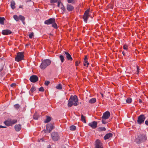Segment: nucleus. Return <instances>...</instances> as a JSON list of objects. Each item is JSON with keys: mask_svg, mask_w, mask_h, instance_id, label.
Masks as SVG:
<instances>
[{"mask_svg": "<svg viewBox=\"0 0 148 148\" xmlns=\"http://www.w3.org/2000/svg\"><path fill=\"white\" fill-rule=\"evenodd\" d=\"M79 104L78 99L77 96L75 95L73 96L71 95L68 101V107H70L73 105L77 106Z\"/></svg>", "mask_w": 148, "mask_h": 148, "instance_id": "obj_1", "label": "nucleus"}, {"mask_svg": "<svg viewBox=\"0 0 148 148\" xmlns=\"http://www.w3.org/2000/svg\"><path fill=\"white\" fill-rule=\"evenodd\" d=\"M147 139L146 135L145 134H140L138 135L136 139V141L137 143H140L145 141Z\"/></svg>", "mask_w": 148, "mask_h": 148, "instance_id": "obj_2", "label": "nucleus"}, {"mask_svg": "<svg viewBox=\"0 0 148 148\" xmlns=\"http://www.w3.org/2000/svg\"><path fill=\"white\" fill-rule=\"evenodd\" d=\"M51 63L50 60L48 59L44 60H42V63L40 67L41 69H44L47 66L49 65Z\"/></svg>", "mask_w": 148, "mask_h": 148, "instance_id": "obj_3", "label": "nucleus"}, {"mask_svg": "<svg viewBox=\"0 0 148 148\" xmlns=\"http://www.w3.org/2000/svg\"><path fill=\"white\" fill-rule=\"evenodd\" d=\"M13 18L16 21H18L19 20L22 21L24 25H25V22L24 21L25 20V17L22 15H20L18 16L16 15H14L13 16Z\"/></svg>", "mask_w": 148, "mask_h": 148, "instance_id": "obj_4", "label": "nucleus"}, {"mask_svg": "<svg viewBox=\"0 0 148 148\" xmlns=\"http://www.w3.org/2000/svg\"><path fill=\"white\" fill-rule=\"evenodd\" d=\"M24 54L22 52H18L17 54V56L15 58V60L18 62L23 59Z\"/></svg>", "mask_w": 148, "mask_h": 148, "instance_id": "obj_5", "label": "nucleus"}, {"mask_svg": "<svg viewBox=\"0 0 148 148\" xmlns=\"http://www.w3.org/2000/svg\"><path fill=\"white\" fill-rule=\"evenodd\" d=\"M54 127L53 123H50L48 124L46 126L47 130H44V131L45 133H50Z\"/></svg>", "mask_w": 148, "mask_h": 148, "instance_id": "obj_6", "label": "nucleus"}, {"mask_svg": "<svg viewBox=\"0 0 148 148\" xmlns=\"http://www.w3.org/2000/svg\"><path fill=\"white\" fill-rule=\"evenodd\" d=\"M17 120L16 119H14L12 120L11 119H8L4 122V123L7 126H10L16 123Z\"/></svg>", "mask_w": 148, "mask_h": 148, "instance_id": "obj_7", "label": "nucleus"}, {"mask_svg": "<svg viewBox=\"0 0 148 148\" xmlns=\"http://www.w3.org/2000/svg\"><path fill=\"white\" fill-rule=\"evenodd\" d=\"M145 119V116L143 114L140 115L138 117L137 123L139 125H141L144 123Z\"/></svg>", "mask_w": 148, "mask_h": 148, "instance_id": "obj_8", "label": "nucleus"}, {"mask_svg": "<svg viewBox=\"0 0 148 148\" xmlns=\"http://www.w3.org/2000/svg\"><path fill=\"white\" fill-rule=\"evenodd\" d=\"M51 138L54 141H58L60 138V137L58 133L54 132L51 134Z\"/></svg>", "mask_w": 148, "mask_h": 148, "instance_id": "obj_9", "label": "nucleus"}, {"mask_svg": "<svg viewBox=\"0 0 148 148\" xmlns=\"http://www.w3.org/2000/svg\"><path fill=\"white\" fill-rule=\"evenodd\" d=\"M89 9L86 10L83 16V18L84 19V21L86 23L87 22V21L88 20L89 18Z\"/></svg>", "mask_w": 148, "mask_h": 148, "instance_id": "obj_10", "label": "nucleus"}, {"mask_svg": "<svg viewBox=\"0 0 148 148\" xmlns=\"http://www.w3.org/2000/svg\"><path fill=\"white\" fill-rule=\"evenodd\" d=\"M95 148H103V144L101 141L97 139L95 142Z\"/></svg>", "mask_w": 148, "mask_h": 148, "instance_id": "obj_11", "label": "nucleus"}, {"mask_svg": "<svg viewBox=\"0 0 148 148\" xmlns=\"http://www.w3.org/2000/svg\"><path fill=\"white\" fill-rule=\"evenodd\" d=\"M55 19L54 18H50L47 20L45 21L44 23L47 25L52 24L55 21Z\"/></svg>", "mask_w": 148, "mask_h": 148, "instance_id": "obj_12", "label": "nucleus"}, {"mask_svg": "<svg viewBox=\"0 0 148 148\" xmlns=\"http://www.w3.org/2000/svg\"><path fill=\"white\" fill-rule=\"evenodd\" d=\"M29 80L31 82H35L38 80V77L36 75H33L30 77Z\"/></svg>", "mask_w": 148, "mask_h": 148, "instance_id": "obj_13", "label": "nucleus"}, {"mask_svg": "<svg viewBox=\"0 0 148 148\" xmlns=\"http://www.w3.org/2000/svg\"><path fill=\"white\" fill-rule=\"evenodd\" d=\"M110 116V113L108 111H106L103 115L102 118L103 119H108Z\"/></svg>", "mask_w": 148, "mask_h": 148, "instance_id": "obj_14", "label": "nucleus"}, {"mask_svg": "<svg viewBox=\"0 0 148 148\" xmlns=\"http://www.w3.org/2000/svg\"><path fill=\"white\" fill-rule=\"evenodd\" d=\"M97 122L94 121L90 123H89L88 125L93 129L96 128L97 126Z\"/></svg>", "mask_w": 148, "mask_h": 148, "instance_id": "obj_15", "label": "nucleus"}, {"mask_svg": "<svg viewBox=\"0 0 148 148\" xmlns=\"http://www.w3.org/2000/svg\"><path fill=\"white\" fill-rule=\"evenodd\" d=\"M12 32L9 29L3 30L2 31V34L3 35H8L11 34Z\"/></svg>", "mask_w": 148, "mask_h": 148, "instance_id": "obj_16", "label": "nucleus"}, {"mask_svg": "<svg viewBox=\"0 0 148 148\" xmlns=\"http://www.w3.org/2000/svg\"><path fill=\"white\" fill-rule=\"evenodd\" d=\"M58 6L63 11H64L65 10V8L64 7L63 4L61 3L60 0L58 1Z\"/></svg>", "mask_w": 148, "mask_h": 148, "instance_id": "obj_17", "label": "nucleus"}, {"mask_svg": "<svg viewBox=\"0 0 148 148\" xmlns=\"http://www.w3.org/2000/svg\"><path fill=\"white\" fill-rule=\"evenodd\" d=\"M64 52L66 55V57L67 60L70 61L72 60L73 58L70 54L67 51H64Z\"/></svg>", "mask_w": 148, "mask_h": 148, "instance_id": "obj_18", "label": "nucleus"}, {"mask_svg": "<svg viewBox=\"0 0 148 148\" xmlns=\"http://www.w3.org/2000/svg\"><path fill=\"white\" fill-rule=\"evenodd\" d=\"M112 134L111 133H109L106 134L104 137V139L105 140L109 139L112 136Z\"/></svg>", "mask_w": 148, "mask_h": 148, "instance_id": "obj_19", "label": "nucleus"}, {"mask_svg": "<svg viewBox=\"0 0 148 148\" xmlns=\"http://www.w3.org/2000/svg\"><path fill=\"white\" fill-rule=\"evenodd\" d=\"M21 125L20 124L16 125L14 126V128L15 130L17 131H19L21 129Z\"/></svg>", "mask_w": 148, "mask_h": 148, "instance_id": "obj_20", "label": "nucleus"}, {"mask_svg": "<svg viewBox=\"0 0 148 148\" xmlns=\"http://www.w3.org/2000/svg\"><path fill=\"white\" fill-rule=\"evenodd\" d=\"M74 9V7L71 5L70 4H68L67 6V9L69 11H71L73 10Z\"/></svg>", "mask_w": 148, "mask_h": 148, "instance_id": "obj_21", "label": "nucleus"}, {"mask_svg": "<svg viewBox=\"0 0 148 148\" xmlns=\"http://www.w3.org/2000/svg\"><path fill=\"white\" fill-rule=\"evenodd\" d=\"M36 90L34 86H32L31 88L29 93L31 95H32V93Z\"/></svg>", "mask_w": 148, "mask_h": 148, "instance_id": "obj_22", "label": "nucleus"}, {"mask_svg": "<svg viewBox=\"0 0 148 148\" xmlns=\"http://www.w3.org/2000/svg\"><path fill=\"white\" fill-rule=\"evenodd\" d=\"M15 2L14 1H12L11 2V7L13 10H14L15 8Z\"/></svg>", "mask_w": 148, "mask_h": 148, "instance_id": "obj_23", "label": "nucleus"}, {"mask_svg": "<svg viewBox=\"0 0 148 148\" xmlns=\"http://www.w3.org/2000/svg\"><path fill=\"white\" fill-rule=\"evenodd\" d=\"M51 120V117L49 116H47L46 119L44 121V122L45 123H47L50 121Z\"/></svg>", "mask_w": 148, "mask_h": 148, "instance_id": "obj_24", "label": "nucleus"}, {"mask_svg": "<svg viewBox=\"0 0 148 148\" xmlns=\"http://www.w3.org/2000/svg\"><path fill=\"white\" fill-rule=\"evenodd\" d=\"M96 99L95 98H93L90 99L89 101V103H93L96 101Z\"/></svg>", "mask_w": 148, "mask_h": 148, "instance_id": "obj_25", "label": "nucleus"}, {"mask_svg": "<svg viewBox=\"0 0 148 148\" xmlns=\"http://www.w3.org/2000/svg\"><path fill=\"white\" fill-rule=\"evenodd\" d=\"M123 48L125 50L127 51H128V46L127 44H125L123 45Z\"/></svg>", "mask_w": 148, "mask_h": 148, "instance_id": "obj_26", "label": "nucleus"}, {"mask_svg": "<svg viewBox=\"0 0 148 148\" xmlns=\"http://www.w3.org/2000/svg\"><path fill=\"white\" fill-rule=\"evenodd\" d=\"M4 20L5 18L4 17H0V24L2 25H4Z\"/></svg>", "mask_w": 148, "mask_h": 148, "instance_id": "obj_27", "label": "nucleus"}, {"mask_svg": "<svg viewBox=\"0 0 148 148\" xmlns=\"http://www.w3.org/2000/svg\"><path fill=\"white\" fill-rule=\"evenodd\" d=\"M81 120L84 123H86V121L85 120V117L82 114L81 116Z\"/></svg>", "mask_w": 148, "mask_h": 148, "instance_id": "obj_28", "label": "nucleus"}, {"mask_svg": "<svg viewBox=\"0 0 148 148\" xmlns=\"http://www.w3.org/2000/svg\"><path fill=\"white\" fill-rule=\"evenodd\" d=\"M52 26L55 29H57L58 28V25L56 23H55V21L53 22L52 24Z\"/></svg>", "mask_w": 148, "mask_h": 148, "instance_id": "obj_29", "label": "nucleus"}, {"mask_svg": "<svg viewBox=\"0 0 148 148\" xmlns=\"http://www.w3.org/2000/svg\"><path fill=\"white\" fill-rule=\"evenodd\" d=\"M76 129V127L74 125H72L70 127V129L71 130H75Z\"/></svg>", "mask_w": 148, "mask_h": 148, "instance_id": "obj_30", "label": "nucleus"}, {"mask_svg": "<svg viewBox=\"0 0 148 148\" xmlns=\"http://www.w3.org/2000/svg\"><path fill=\"white\" fill-rule=\"evenodd\" d=\"M59 58L61 60V62H64V57L62 55H60L59 56Z\"/></svg>", "mask_w": 148, "mask_h": 148, "instance_id": "obj_31", "label": "nucleus"}, {"mask_svg": "<svg viewBox=\"0 0 148 148\" xmlns=\"http://www.w3.org/2000/svg\"><path fill=\"white\" fill-rule=\"evenodd\" d=\"M132 101V99L130 98H128L126 100V102L127 103H131Z\"/></svg>", "mask_w": 148, "mask_h": 148, "instance_id": "obj_32", "label": "nucleus"}, {"mask_svg": "<svg viewBox=\"0 0 148 148\" xmlns=\"http://www.w3.org/2000/svg\"><path fill=\"white\" fill-rule=\"evenodd\" d=\"M98 130L99 131H104L106 130V128L105 127H100Z\"/></svg>", "mask_w": 148, "mask_h": 148, "instance_id": "obj_33", "label": "nucleus"}, {"mask_svg": "<svg viewBox=\"0 0 148 148\" xmlns=\"http://www.w3.org/2000/svg\"><path fill=\"white\" fill-rule=\"evenodd\" d=\"M33 118L35 119H38V116L36 113H35L33 116Z\"/></svg>", "mask_w": 148, "mask_h": 148, "instance_id": "obj_34", "label": "nucleus"}, {"mask_svg": "<svg viewBox=\"0 0 148 148\" xmlns=\"http://www.w3.org/2000/svg\"><path fill=\"white\" fill-rule=\"evenodd\" d=\"M56 88L58 89H61L62 88V85L61 84H59L56 86Z\"/></svg>", "mask_w": 148, "mask_h": 148, "instance_id": "obj_35", "label": "nucleus"}, {"mask_svg": "<svg viewBox=\"0 0 148 148\" xmlns=\"http://www.w3.org/2000/svg\"><path fill=\"white\" fill-rule=\"evenodd\" d=\"M34 36V33L33 32H32L31 33H30L29 35V37L30 38H32L33 36Z\"/></svg>", "mask_w": 148, "mask_h": 148, "instance_id": "obj_36", "label": "nucleus"}, {"mask_svg": "<svg viewBox=\"0 0 148 148\" xmlns=\"http://www.w3.org/2000/svg\"><path fill=\"white\" fill-rule=\"evenodd\" d=\"M58 0H51L50 2L51 3H54L58 2Z\"/></svg>", "mask_w": 148, "mask_h": 148, "instance_id": "obj_37", "label": "nucleus"}, {"mask_svg": "<svg viewBox=\"0 0 148 148\" xmlns=\"http://www.w3.org/2000/svg\"><path fill=\"white\" fill-rule=\"evenodd\" d=\"M14 107L16 109H18L19 107V105L18 104H17L14 105Z\"/></svg>", "mask_w": 148, "mask_h": 148, "instance_id": "obj_38", "label": "nucleus"}, {"mask_svg": "<svg viewBox=\"0 0 148 148\" xmlns=\"http://www.w3.org/2000/svg\"><path fill=\"white\" fill-rule=\"evenodd\" d=\"M50 82L48 81H46L45 82V84L46 86H48Z\"/></svg>", "mask_w": 148, "mask_h": 148, "instance_id": "obj_39", "label": "nucleus"}, {"mask_svg": "<svg viewBox=\"0 0 148 148\" xmlns=\"http://www.w3.org/2000/svg\"><path fill=\"white\" fill-rule=\"evenodd\" d=\"M140 70L139 68L138 67V66H137V71H136V74H138L139 73V70Z\"/></svg>", "mask_w": 148, "mask_h": 148, "instance_id": "obj_40", "label": "nucleus"}, {"mask_svg": "<svg viewBox=\"0 0 148 148\" xmlns=\"http://www.w3.org/2000/svg\"><path fill=\"white\" fill-rule=\"evenodd\" d=\"M67 1L69 3H74V0H67Z\"/></svg>", "mask_w": 148, "mask_h": 148, "instance_id": "obj_41", "label": "nucleus"}, {"mask_svg": "<svg viewBox=\"0 0 148 148\" xmlns=\"http://www.w3.org/2000/svg\"><path fill=\"white\" fill-rule=\"evenodd\" d=\"M79 62L78 61H76L75 62V65L76 66H78L79 64Z\"/></svg>", "mask_w": 148, "mask_h": 148, "instance_id": "obj_42", "label": "nucleus"}, {"mask_svg": "<svg viewBox=\"0 0 148 148\" xmlns=\"http://www.w3.org/2000/svg\"><path fill=\"white\" fill-rule=\"evenodd\" d=\"M39 91H44V88L42 87H41L39 88Z\"/></svg>", "mask_w": 148, "mask_h": 148, "instance_id": "obj_43", "label": "nucleus"}, {"mask_svg": "<svg viewBox=\"0 0 148 148\" xmlns=\"http://www.w3.org/2000/svg\"><path fill=\"white\" fill-rule=\"evenodd\" d=\"M105 119H102V123L104 124H105L107 123L106 121L105 120Z\"/></svg>", "mask_w": 148, "mask_h": 148, "instance_id": "obj_44", "label": "nucleus"}, {"mask_svg": "<svg viewBox=\"0 0 148 148\" xmlns=\"http://www.w3.org/2000/svg\"><path fill=\"white\" fill-rule=\"evenodd\" d=\"M43 138H42L41 139H38V141L39 142H40V141H43Z\"/></svg>", "mask_w": 148, "mask_h": 148, "instance_id": "obj_45", "label": "nucleus"}, {"mask_svg": "<svg viewBox=\"0 0 148 148\" xmlns=\"http://www.w3.org/2000/svg\"><path fill=\"white\" fill-rule=\"evenodd\" d=\"M87 60H88V58H87V56H85L84 58V61Z\"/></svg>", "mask_w": 148, "mask_h": 148, "instance_id": "obj_46", "label": "nucleus"}, {"mask_svg": "<svg viewBox=\"0 0 148 148\" xmlns=\"http://www.w3.org/2000/svg\"><path fill=\"white\" fill-rule=\"evenodd\" d=\"M6 127L5 126H3L2 125H0V128H5Z\"/></svg>", "mask_w": 148, "mask_h": 148, "instance_id": "obj_47", "label": "nucleus"}, {"mask_svg": "<svg viewBox=\"0 0 148 148\" xmlns=\"http://www.w3.org/2000/svg\"><path fill=\"white\" fill-rule=\"evenodd\" d=\"M145 123L146 125H148V121H145Z\"/></svg>", "mask_w": 148, "mask_h": 148, "instance_id": "obj_48", "label": "nucleus"}, {"mask_svg": "<svg viewBox=\"0 0 148 148\" xmlns=\"http://www.w3.org/2000/svg\"><path fill=\"white\" fill-rule=\"evenodd\" d=\"M122 54H123V55L124 56H125V53L124 52V51H123Z\"/></svg>", "mask_w": 148, "mask_h": 148, "instance_id": "obj_49", "label": "nucleus"}, {"mask_svg": "<svg viewBox=\"0 0 148 148\" xmlns=\"http://www.w3.org/2000/svg\"><path fill=\"white\" fill-rule=\"evenodd\" d=\"M139 102L140 103H141L142 102V101L141 99H139Z\"/></svg>", "mask_w": 148, "mask_h": 148, "instance_id": "obj_50", "label": "nucleus"}, {"mask_svg": "<svg viewBox=\"0 0 148 148\" xmlns=\"http://www.w3.org/2000/svg\"><path fill=\"white\" fill-rule=\"evenodd\" d=\"M84 62L86 64V63L87 62H88L87 60H86V61L84 60Z\"/></svg>", "mask_w": 148, "mask_h": 148, "instance_id": "obj_51", "label": "nucleus"}, {"mask_svg": "<svg viewBox=\"0 0 148 148\" xmlns=\"http://www.w3.org/2000/svg\"><path fill=\"white\" fill-rule=\"evenodd\" d=\"M86 65H87V66H87V67H88V65H89V63L88 62H87V63H86Z\"/></svg>", "mask_w": 148, "mask_h": 148, "instance_id": "obj_52", "label": "nucleus"}, {"mask_svg": "<svg viewBox=\"0 0 148 148\" xmlns=\"http://www.w3.org/2000/svg\"><path fill=\"white\" fill-rule=\"evenodd\" d=\"M14 85V84H12L11 85V86H13Z\"/></svg>", "mask_w": 148, "mask_h": 148, "instance_id": "obj_53", "label": "nucleus"}, {"mask_svg": "<svg viewBox=\"0 0 148 148\" xmlns=\"http://www.w3.org/2000/svg\"><path fill=\"white\" fill-rule=\"evenodd\" d=\"M84 66H86V63H85L84 62Z\"/></svg>", "mask_w": 148, "mask_h": 148, "instance_id": "obj_54", "label": "nucleus"}, {"mask_svg": "<svg viewBox=\"0 0 148 148\" xmlns=\"http://www.w3.org/2000/svg\"><path fill=\"white\" fill-rule=\"evenodd\" d=\"M27 0V1H31V0Z\"/></svg>", "mask_w": 148, "mask_h": 148, "instance_id": "obj_55", "label": "nucleus"}]
</instances>
